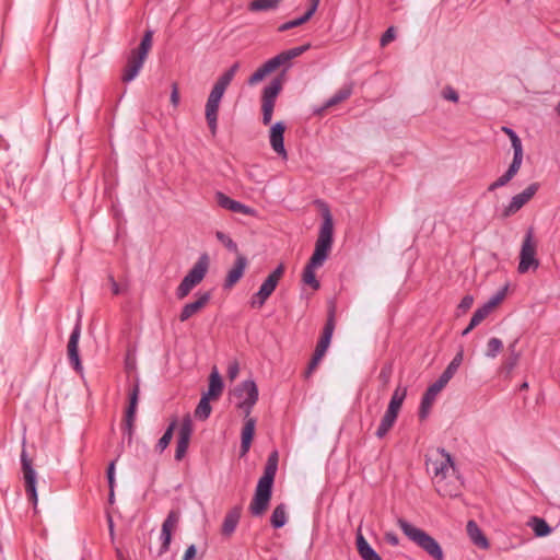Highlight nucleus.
Returning <instances> with one entry per match:
<instances>
[{"mask_svg": "<svg viewBox=\"0 0 560 560\" xmlns=\"http://www.w3.org/2000/svg\"><path fill=\"white\" fill-rule=\"evenodd\" d=\"M311 48V44H305L299 47H293L291 49L281 51L277 56L268 59L264 62L257 70L248 78V85H256L260 81H262L268 74L276 71L278 68L282 67V73L280 75L275 77L267 86L262 90L261 95V112H262V124L265 126L269 125L272 119L273 108L276 105V100L280 92L282 91V85L284 82V74L287 70H289L292 66V60Z\"/></svg>", "mask_w": 560, "mask_h": 560, "instance_id": "f257e3e1", "label": "nucleus"}, {"mask_svg": "<svg viewBox=\"0 0 560 560\" xmlns=\"http://www.w3.org/2000/svg\"><path fill=\"white\" fill-rule=\"evenodd\" d=\"M425 465L432 485L440 495L457 498L462 493L463 481L447 453L443 450L428 452Z\"/></svg>", "mask_w": 560, "mask_h": 560, "instance_id": "f03ea898", "label": "nucleus"}, {"mask_svg": "<svg viewBox=\"0 0 560 560\" xmlns=\"http://www.w3.org/2000/svg\"><path fill=\"white\" fill-rule=\"evenodd\" d=\"M334 241V223L329 210L324 213V220L319 230L315 249L308 262L304 267L302 280L305 284L310 285L313 290H318L320 287L319 281L316 279L315 269L324 265L328 258L332 247Z\"/></svg>", "mask_w": 560, "mask_h": 560, "instance_id": "7ed1b4c3", "label": "nucleus"}, {"mask_svg": "<svg viewBox=\"0 0 560 560\" xmlns=\"http://www.w3.org/2000/svg\"><path fill=\"white\" fill-rule=\"evenodd\" d=\"M278 463V451H272L267 458L264 475L258 480L254 498L249 504L248 510L253 516H262L269 506Z\"/></svg>", "mask_w": 560, "mask_h": 560, "instance_id": "20e7f679", "label": "nucleus"}, {"mask_svg": "<svg viewBox=\"0 0 560 560\" xmlns=\"http://www.w3.org/2000/svg\"><path fill=\"white\" fill-rule=\"evenodd\" d=\"M240 68L238 62H234L226 71H224L219 79L215 81L212 86L210 94L208 96L205 109V116L207 120V125L212 136L217 135L218 130V116L221 100L234 79L237 70Z\"/></svg>", "mask_w": 560, "mask_h": 560, "instance_id": "39448f33", "label": "nucleus"}, {"mask_svg": "<svg viewBox=\"0 0 560 560\" xmlns=\"http://www.w3.org/2000/svg\"><path fill=\"white\" fill-rule=\"evenodd\" d=\"M153 30L148 28L137 48L130 50L127 56L126 65L121 72V81L128 83L132 81L143 67L144 60L153 45Z\"/></svg>", "mask_w": 560, "mask_h": 560, "instance_id": "423d86ee", "label": "nucleus"}, {"mask_svg": "<svg viewBox=\"0 0 560 560\" xmlns=\"http://www.w3.org/2000/svg\"><path fill=\"white\" fill-rule=\"evenodd\" d=\"M210 265V258L207 253L199 256L192 268L184 277L182 282L176 289V298L178 300L185 299L191 290L198 285L206 277Z\"/></svg>", "mask_w": 560, "mask_h": 560, "instance_id": "0eeeda50", "label": "nucleus"}, {"mask_svg": "<svg viewBox=\"0 0 560 560\" xmlns=\"http://www.w3.org/2000/svg\"><path fill=\"white\" fill-rule=\"evenodd\" d=\"M406 388L397 387L390 398L387 410L381 419V423L375 432V435L378 439H383L389 430L394 427L398 412L402 406V402L406 398Z\"/></svg>", "mask_w": 560, "mask_h": 560, "instance_id": "6e6552de", "label": "nucleus"}, {"mask_svg": "<svg viewBox=\"0 0 560 560\" xmlns=\"http://www.w3.org/2000/svg\"><path fill=\"white\" fill-rule=\"evenodd\" d=\"M285 267L283 264L278 265V267L266 278V280L261 283L259 290L252 296L250 306L253 308H260L265 305L266 301L270 298V295L276 290L280 279L284 273Z\"/></svg>", "mask_w": 560, "mask_h": 560, "instance_id": "1a4fd4ad", "label": "nucleus"}, {"mask_svg": "<svg viewBox=\"0 0 560 560\" xmlns=\"http://www.w3.org/2000/svg\"><path fill=\"white\" fill-rule=\"evenodd\" d=\"M234 394L238 398L237 408L244 412V418H247L258 400L256 383L253 380H246L235 388Z\"/></svg>", "mask_w": 560, "mask_h": 560, "instance_id": "9d476101", "label": "nucleus"}, {"mask_svg": "<svg viewBox=\"0 0 560 560\" xmlns=\"http://www.w3.org/2000/svg\"><path fill=\"white\" fill-rule=\"evenodd\" d=\"M537 253V242L534 238V233L529 230L524 236L521 252H520V262L517 270L520 273L527 272L530 268L537 269L539 266V260L536 258Z\"/></svg>", "mask_w": 560, "mask_h": 560, "instance_id": "9b49d317", "label": "nucleus"}, {"mask_svg": "<svg viewBox=\"0 0 560 560\" xmlns=\"http://www.w3.org/2000/svg\"><path fill=\"white\" fill-rule=\"evenodd\" d=\"M140 395L139 380H136L128 393V407L125 412V421L122 427L124 436L128 438V443H131L133 435V425L136 420L137 406Z\"/></svg>", "mask_w": 560, "mask_h": 560, "instance_id": "f8f14e48", "label": "nucleus"}, {"mask_svg": "<svg viewBox=\"0 0 560 560\" xmlns=\"http://www.w3.org/2000/svg\"><path fill=\"white\" fill-rule=\"evenodd\" d=\"M21 464L23 478L25 481V492L28 500L36 505L37 504V491H36V472L32 466V460L27 457L25 450L21 454Z\"/></svg>", "mask_w": 560, "mask_h": 560, "instance_id": "ddd939ff", "label": "nucleus"}, {"mask_svg": "<svg viewBox=\"0 0 560 560\" xmlns=\"http://www.w3.org/2000/svg\"><path fill=\"white\" fill-rule=\"evenodd\" d=\"M192 431L194 427L191 418L189 415H186L182 420L176 442L175 459L177 462H180L185 457L192 435Z\"/></svg>", "mask_w": 560, "mask_h": 560, "instance_id": "4468645a", "label": "nucleus"}, {"mask_svg": "<svg viewBox=\"0 0 560 560\" xmlns=\"http://www.w3.org/2000/svg\"><path fill=\"white\" fill-rule=\"evenodd\" d=\"M180 520L179 510H172L168 512L161 528V548L159 555H163L170 550L173 530L177 528Z\"/></svg>", "mask_w": 560, "mask_h": 560, "instance_id": "2eb2a0df", "label": "nucleus"}, {"mask_svg": "<svg viewBox=\"0 0 560 560\" xmlns=\"http://www.w3.org/2000/svg\"><path fill=\"white\" fill-rule=\"evenodd\" d=\"M539 188L538 183H533L526 187L521 194L515 195L511 202L504 208L502 212L503 218H509L516 213L523 206H525L537 192Z\"/></svg>", "mask_w": 560, "mask_h": 560, "instance_id": "dca6fc26", "label": "nucleus"}, {"mask_svg": "<svg viewBox=\"0 0 560 560\" xmlns=\"http://www.w3.org/2000/svg\"><path fill=\"white\" fill-rule=\"evenodd\" d=\"M336 327V310L335 306H331L328 311L327 320L323 328L322 336L316 345L315 352L325 355Z\"/></svg>", "mask_w": 560, "mask_h": 560, "instance_id": "f3484780", "label": "nucleus"}, {"mask_svg": "<svg viewBox=\"0 0 560 560\" xmlns=\"http://www.w3.org/2000/svg\"><path fill=\"white\" fill-rule=\"evenodd\" d=\"M336 327V310L335 306H331L328 311L327 320L323 328L322 336L316 345L315 352L325 355Z\"/></svg>", "mask_w": 560, "mask_h": 560, "instance_id": "a211bd4d", "label": "nucleus"}, {"mask_svg": "<svg viewBox=\"0 0 560 560\" xmlns=\"http://www.w3.org/2000/svg\"><path fill=\"white\" fill-rule=\"evenodd\" d=\"M80 335H81V326L78 323L70 334L68 346H67L69 361L75 371L82 370L81 360H80V355H79Z\"/></svg>", "mask_w": 560, "mask_h": 560, "instance_id": "6ab92c4d", "label": "nucleus"}, {"mask_svg": "<svg viewBox=\"0 0 560 560\" xmlns=\"http://www.w3.org/2000/svg\"><path fill=\"white\" fill-rule=\"evenodd\" d=\"M211 293L210 292H199L197 294V300L184 305L179 314V320L182 323L188 320L190 317L199 313L210 301Z\"/></svg>", "mask_w": 560, "mask_h": 560, "instance_id": "aec40b11", "label": "nucleus"}, {"mask_svg": "<svg viewBox=\"0 0 560 560\" xmlns=\"http://www.w3.org/2000/svg\"><path fill=\"white\" fill-rule=\"evenodd\" d=\"M284 131L285 125L282 121L276 122L270 128V145L275 152H277L281 158L287 159L288 153L284 148Z\"/></svg>", "mask_w": 560, "mask_h": 560, "instance_id": "412c9836", "label": "nucleus"}, {"mask_svg": "<svg viewBox=\"0 0 560 560\" xmlns=\"http://www.w3.org/2000/svg\"><path fill=\"white\" fill-rule=\"evenodd\" d=\"M247 265V258L244 255L238 254L233 267L228 271L223 287L225 289H231L232 287H234L243 277Z\"/></svg>", "mask_w": 560, "mask_h": 560, "instance_id": "4be33fe9", "label": "nucleus"}, {"mask_svg": "<svg viewBox=\"0 0 560 560\" xmlns=\"http://www.w3.org/2000/svg\"><path fill=\"white\" fill-rule=\"evenodd\" d=\"M215 200L221 208L228 209L232 212L242 213L246 215H253L255 213V210L253 208L230 198L229 196L221 191H218L215 194Z\"/></svg>", "mask_w": 560, "mask_h": 560, "instance_id": "5701e85b", "label": "nucleus"}, {"mask_svg": "<svg viewBox=\"0 0 560 560\" xmlns=\"http://www.w3.org/2000/svg\"><path fill=\"white\" fill-rule=\"evenodd\" d=\"M448 382V380L440 376L436 382L429 386L422 398V418L429 412V409L435 400L436 396L442 392Z\"/></svg>", "mask_w": 560, "mask_h": 560, "instance_id": "b1692460", "label": "nucleus"}, {"mask_svg": "<svg viewBox=\"0 0 560 560\" xmlns=\"http://www.w3.org/2000/svg\"><path fill=\"white\" fill-rule=\"evenodd\" d=\"M256 419L252 417L245 418V423L242 429L241 436V456H245L252 445V441L255 434Z\"/></svg>", "mask_w": 560, "mask_h": 560, "instance_id": "393cba45", "label": "nucleus"}, {"mask_svg": "<svg viewBox=\"0 0 560 560\" xmlns=\"http://www.w3.org/2000/svg\"><path fill=\"white\" fill-rule=\"evenodd\" d=\"M241 506H234L225 514L221 528L222 535L231 536L235 532L241 518Z\"/></svg>", "mask_w": 560, "mask_h": 560, "instance_id": "a878e982", "label": "nucleus"}, {"mask_svg": "<svg viewBox=\"0 0 560 560\" xmlns=\"http://www.w3.org/2000/svg\"><path fill=\"white\" fill-rule=\"evenodd\" d=\"M319 1L320 0H310V8L302 16L281 24L278 27V31L285 32V31H289L293 27H298V26L304 24L305 22H307L313 16V14L316 12V10L319 5Z\"/></svg>", "mask_w": 560, "mask_h": 560, "instance_id": "bb28decb", "label": "nucleus"}, {"mask_svg": "<svg viewBox=\"0 0 560 560\" xmlns=\"http://www.w3.org/2000/svg\"><path fill=\"white\" fill-rule=\"evenodd\" d=\"M352 94V86L346 85L337 91L329 100L326 101L324 106L316 109L314 113L317 115H322L327 108L332 107L346 100H348Z\"/></svg>", "mask_w": 560, "mask_h": 560, "instance_id": "cd10ccee", "label": "nucleus"}, {"mask_svg": "<svg viewBox=\"0 0 560 560\" xmlns=\"http://www.w3.org/2000/svg\"><path fill=\"white\" fill-rule=\"evenodd\" d=\"M223 381L221 375L219 374L217 368H213L210 376H209V388L206 394H203L207 397H210L212 399H217L221 396L223 392Z\"/></svg>", "mask_w": 560, "mask_h": 560, "instance_id": "c85d7f7f", "label": "nucleus"}, {"mask_svg": "<svg viewBox=\"0 0 560 560\" xmlns=\"http://www.w3.org/2000/svg\"><path fill=\"white\" fill-rule=\"evenodd\" d=\"M422 549L434 560H443L444 552L436 540L422 533Z\"/></svg>", "mask_w": 560, "mask_h": 560, "instance_id": "c756f323", "label": "nucleus"}, {"mask_svg": "<svg viewBox=\"0 0 560 560\" xmlns=\"http://www.w3.org/2000/svg\"><path fill=\"white\" fill-rule=\"evenodd\" d=\"M466 530L475 545L483 549L488 548V540L475 521H469L467 523Z\"/></svg>", "mask_w": 560, "mask_h": 560, "instance_id": "7c9ffc66", "label": "nucleus"}, {"mask_svg": "<svg viewBox=\"0 0 560 560\" xmlns=\"http://www.w3.org/2000/svg\"><path fill=\"white\" fill-rule=\"evenodd\" d=\"M357 547L363 560H383L361 534L357 537Z\"/></svg>", "mask_w": 560, "mask_h": 560, "instance_id": "2f4dec72", "label": "nucleus"}, {"mask_svg": "<svg viewBox=\"0 0 560 560\" xmlns=\"http://www.w3.org/2000/svg\"><path fill=\"white\" fill-rule=\"evenodd\" d=\"M397 525L411 541L420 546V528L413 526L402 517L397 520Z\"/></svg>", "mask_w": 560, "mask_h": 560, "instance_id": "473e14b6", "label": "nucleus"}, {"mask_svg": "<svg viewBox=\"0 0 560 560\" xmlns=\"http://www.w3.org/2000/svg\"><path fill=\"white\" fill-rule=\"evenodd\" d=\"M528 526L534 530L537 537H546L551 533V528L547 522L538 516H533L528 521Z\"/></svg>", "mask_w": 560, "mask_h": 560, "instance_id": "72a5a7b5", "label": "nucleus"}, {"mask_svg": "<svg viewBox=\"0 0 560 560\" xmlns=\"http://www.w3.org/2000/svg\"><path fill=\"white\" fill-rule=\"evenodd\" d=\"M177 425V419H173L171 423L168 424L167 429L165 430L164 434L161 436V439L158 441L155 445V451L159 453H162L166 450V447L170 445L174 430Z\"/></svg>", "mask_w": 560, "mask_h": 560, "instance_id": "f704fd0d", "label": "nucleus"}, {"mask_svg": "<svg viewBox=\"0 0 560 560\" xmlns=\"http://www.w3.org/2000/svg\"><path fill=\"white\" fill-rule=\"evenodd\" d=\"M287 510L283 503L277 505L271 514L270 523L275 528H281L287 523Z\"/></svg>", "mask_w": 560, "mask_h": 560, "instance_id": "c9c22d12", "label": "nucleus"}, {"mask_svg": "<svg viewBox=\"0 0 560 560\" xmlns=\"http://www.w3.org/2000/svg\"><path fill=\"white\" fill-rule=\"evenodd\" d=\"M280 0H253L248 9L253 12L268 11L277 9Z\"/></svg>", "mask_w": 560, "mask_h": 560, "instance_id": "e433bc0d", "label": "nucleus"}, {"mask_svg": "<svg viewBox=\"0 0 560 560\" xmlns=\"http://www.w3.org/2000/svg\"><path fill=\"white\" fill-rule=\"evenodd\" d=\"M210 397H207L202 395L196 410H195V417L199 420H206L210 417L211 413V405H210Z\"/></svg>", "mask_w": 560, "mask_h": 560, "instance_id": "4c0bfd02", "label": "nucleus"}, {"mask_svg": "<svg viewBox=\"0 0 560 560\" xmlns=\"http://www.w3.org/2000/svg\"><path fill=\"white\" fill-rule=\"evenodd\" d=\"M463 358H464V353H463V350H460L459 352L456 353V355L453 358V360L447 365V368L445 369V371L442 373L441 376H443L444 378L450 381L456 373L459 365L462 364Z\"/></svg>", "mask_w": 560, "mask_h": 560, "instance_id": "58836bf2", "label": "nucleus"}, {"mask_svg": "<svg viewBox=\"0 0 560 560\" xmlns=\"http://www.w3.org/2000/svg\"><path fill=\"white\" fill-rule=\"evenodd\" d=\"M503 349V343L499 338L489 339L485 354L488 358H495L497 354Z\"/></svg>", "mask_w": 560, "mask_h": 560, "instance_id": "ea45409f", "label": "nucleus"}, {"mask_svg": "<svg viewBox=\"0 0 560 560\" xmlns=\"http://www.w3.org/2000/svg\"><path fill=\"white\" fill-rule=\"evenodd\" d=\"M215 236L218 238V241H220L228 250L232 252V253H235L236 255H238V247H237V244L225 233L221 232V231H218L215 233Z\"/></svg>", "mask_w": 560, "mask_h": 560, "instance_id": "a19ab883", "label": "nucleus"}, {"mask_svg": "<svg viewBox=\"0 0 560 560\" xmlns=\"http://www.w3.org/2000/svg\"><path fill=\"white\" fill-rule=\"evenodd\" d=\"M491 312H492L491 306H488L487 304H485L482 307L478 308L471 317L472 325L478 326L485 318H487V316Z\"/></svg>", "mask_w": 560, "mask_h": 560, "instance_id": "79ce46f5", "label": "nucleus"}, {"mask_svg": "<svg viewBox=\"0 0 560 560\" xmlns=\"http://www.w3.org/2000/svg\"><path fill=\"white\" fill-rule=\"evenodd\" d=\"M117 459L112 460L108 464L106 475L108 480V487L110 489V497H114V488H115V466H116Z\"/></svg>", "mask_w": 560, "mask_h": 560, "instance_id": "37998d69", "label": "nucleus"}, {"mask_svg": "<svg viewBox=\"0 0 560 560\" xmlns=\"http://www.w3.org/2000/svg\"><path fill=\"white\" fill-rule=\"evenodd\" d=\"M396 38V28L394 26H389L382 35L380 39L381 47L387 46L390 42Z\"/></svg>", "mask_w": 560, "mask_h": 560, "instance_id": "c03bdc74", "label": "nucleus"}, {"mask_svg": "<svg viewBox=\"0 0 560 560\" xmlns=\"http://www.w3.org/2000/svg\"><path fill=\"white\" fill-rule=\"evenodd\" d=\"M522 161H523V156L514 155L513 161H512L511 165L509 166L508 171L505 172V174L509 175L511 178H513L520 171Z\"/></svg>", "mask_w": 560, "mask_h": 560, "instance_id": "a18cd8bd", "label": "nucleus"}, {"mask_svg": "<svg viewBox=\"0 0 560 560\" xmlns=\"http://www.w3.org/2000/svg\"><path fill=\"white\" fill-rule=\"evenodd\" d=\"M323 357H324L323 354L314 351L312 359L308 363L307 370L305 372L306 377H308L314 372V370L317 368V365L322 361Z\"/></svg>", "mask_w": 560, "mask_h": 560, "instance_id": "49530a36", "label": "nucleus"}, {"mask_svg": "<svg viewBox=\"0 0 560 560\" xmlns=\"http://www.w3.org/2000/svg\"><path fill=\"white\" fill-rule=\"evenodd\" d=\"M512 178L506 175L505 173L500 176L497 180H494L492 184H490V186L488 187V190L489 191H493L495 190L497 188L499 187H502L504 185H506Z\"/></svg>", "mask_w": 560, "mask_h": 560, "instance_id": "de8ad7c7", "label": "nucleus"}, {"mask_svg": "<svg viewBox=\"0 0 560 560\" xmlns=\"http://www.w3.org/2000/svg\"><path fill=\"white\" fill-rule=\"evenodd\" d=\"M442 96L445 100L451 101L453 103L458 102V93L451 86H446L445 89H443Z\"/></svg>", "mask_w": 560, "mask_h": 560, "instance_id": "09e8293b", "label": "nucleus"}, {"mask_svg": "<svg viewBox=\"0 0 560 560\" xmlns=\"http://www.w3.org/2000/svg\"><path fill=\"white\" fill-rule=\"evenodd\" d=\"M511 144H512V148H513V151H514V155L523 156L522 141L518 138L517 135H513L512 140H511Z\"/></svg>", "mask_w": 560, "mask_h": 560, "instance_id": "8fccbe9b", "label": "nucleus"}, {"mask_svg": "<svg viewBox=\"0 0 560 560\" xmlns=\"http://www.w3.org/2000/svg\"><path fill=\"white\" fill-rule=\"evenodd\" d=\"M474 304V298L471 295H466L463 298L458 305V310L463 313L467 312Z\"/></svg>", "mask_w": 560, "mask_h": 560, "instance_id": "3c124183", "label": "nucleus"}, {"mask_svg": "<svg viewBox=\"0 0 560 560\" xmlns=\"http://www.w3.org/2000/svg\"><path fill=\"white\" fill-rule=\"evenodd\" d=\"M505 292L504 290L495 294L488 303V306H491V310L493 311L504 299Z\"/></svg>", "mask_w": 560, "mask_h": 560, "instance_id": "603ef678", "label": "nucleus"}, {"mask_svg": "<svg viewBox=\"0 0 560 560\" xmlns=\"http://www.w3.org/2000/svg\"><path fill=\"white\" fill-rule=\"evenodd\" d=\"M171 103L175 107L178 106V104H179V92H178L177 83L172 84Z\"/></svg>", "mask_w": 560, "mask_h": 560, "instance_id": "864d4df0", "label": "nucleus"}, {"mask_svg": "<svg viewBox=\"0 0 560 560\" xmlns=\"http://www.w3.org/2000/svg\"><path fill=\"white\" fill-rule=\"evenodd\" d=\"M238 372H240V366L236 361L229 364V366H228L229 378L234 380L238 375Z\"/></svg>", "mask_w": 560, "mask_h": 560, "instance_id": "5fc2aeb1", "label": "nucleus"}, {"mask_svg": "<svg viewBox=\"0 0 560 560\" xmlns=\"http://www.w3.org/2000/svg\"><path fill=\"white\" fill-rule=\"evenodd\" d=\"M515 343H516V341H514L510 346L511 357H510L509 362H508V365H509L510 369H513L516 365L517 361H518V353H516L514 351Z\"/></svg>", "mask_w": 560, "mask_h": 560, "instance_id": "6e6d98bb", "label": "nucleus"}, {"mask_svg": "<svg viewBox=\"0 0 560 560\" xmlns=\"http://www.w3.org/2000/svg\"><path fill=\"white\" fill-rule=\"evenodd\" d=\"M384 539L388 545L394 546V547L398 546V544H399L398 536L393 532L386 533L384 536Z\"/></svg>", "mask_w": 560, "mask_h": 560, "instance_id": "4d7b16f0", "label": "nucleus"}, {"mask_svg": "<svg viewBox=\"0 0 560 560\" xmlns=\"http://www.w3.org/2000/svg\"><path fill=\"white\" fill-rule=\"evenodd\" d=\"M196 553H197L196 546L195 545H190L186 549V551H185V553L183 556V560H192L196 557Z\"/></svg>", "mask_w": 560, "mask_h": 560, "instance_id": "13d9d810", "label": "nucleus"}, {"mask_svg": "<svg viewBox=\"0 0 560 560\" xmlns=\"http://www.w3.org/2000/svg\"><path fill=\"white\" fill-rule=\"evenodd\" d=\"M388 376H389V373L386 372L385 369H382V371L380 372V378L383 380L384 383H386L388 380Z\"/></svg>", "mask_w": 560, "mask_h": 560, "instance_id": "bf43d9fd", "label": "nucleus"}, {"mask_svg": "<svg viewBox=\"0 0 560 560\" xmlns=\"http://www.w3.org/2000/svg\"><path fill=\"white\" fill-rule=\"evenodd\" d=\"M502 130L509 136L510 140H512L513 135H516L512 129L503 127Z\"/></svg>", "mask_w": 560, "mask_h": 560, "instance_id": "052dcab7", "label": "nucleus"}, {"mask_svg": "<svg viewBox=\"0 0 560 560\" xmlns=\"http://www.w3.org/2000/svg\"><path fill=\"white\" fill-rule=\"evenodd\" d=\"M477 325H472V320L470 319L469 325L467 328L463 331V335H467L469 331H471Z\"/></svg>", "mask_w": 560, "mask_h": 560, "instance_id": "680f3d73", "label": "nucleus"}, {"mask_svg": "<svg viewBox=\"0 0 560 560\" xmlns=\"http://www.w3.org/2000/svg\"><path fill=\"white\" fill-rule=\"evenodd\" d=\"M112 282H113V293L114 294H118L119 293V288H118L117 282L113 278H112Z\"/></svg>", "mask_w": 560, "mask_h": 560, "instance_id": "e2e57ef3", "label": "nucleus"}, {"mask_svg": "<svg viewBox=\"0 0 560 560\" xmlns=\"http://www.w3.org/2000/svg\"><path fill=\"white\" fill-rule=\"evenodd\" d=\"M117 557L119 560H127L120 550H117Z\"/></svg>", "mask_w": 560, "mask_h": 560, "instance_id": "0e129e2a", "label": "nucleus"}, {"mask_svg": "<svg viewBox=\"0 0 560 560\" xmlns=\"http://www.w3.org/2000/svg\"><path fill=\"white\" fill-rule=\"evenodd\" d=\"M556 109H557L558 114L560 115V102L558 103V105H557V108H556Z\"/></svg>", "mask_w": 560, "mask_h": 560, "instance_id": "69168bd1", "label": "nucleus"}, {"mask_svg": "<svg viewBox=\"0 0 560 560\" xmlns=\"http://www.w3.org/2000/svg\"><path fill=\"white\" fill-rule=\"evenodd\" d=\"M108 500H109L110 503H113L114 502V497H110V494H109L108 495Z\"/></svg>", "mask_w": 560, "mask_h": 560, "instance_id": "338daca9", "label": "nucleus"}, {"mask_svg": "<svg viewBox=\"0 0 560 560\" xmlns=\"http://www.w3.org/2000/svg\"><path fill=\"white\" fill-rule=\"evenodd\" d=\"M522 388H527V384H526V383H524V384L522 385Z\"/></svg>", "mask_w": 560, "mask_h": 560, "instance_id": "774afa93", "label": "nucleus"}]
</instances>
